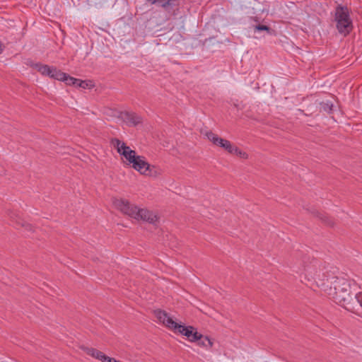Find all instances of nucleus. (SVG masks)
I'll return each mask as SVG.
<instances>
[{
	"mask_svg": "<svg viewBox=\"0 0 362 362\" xmlns=\"http://www.w3.org/2000/svg\"><path fill=\"white\" fill-rule=\"evenodd\" d=\"M350 284L344 278L335 277L330 287V293L334 300L350 312L356 311L355 301L350 293Z\"/></svg>",
	"mask_w": 362,
	"mask_h": 362,
	"instance_id": "f257e3e1",
	"label": "nucleus"
},
{
	"mask_svg": "<svg viewBox=\"0 0 362 362\" xmlns=\"http://www.w3.org/2000/svg\"><path fill=\"white\" fill-rule=\"evenodd\" d=\"M113 203L117 209L131 218L143 220L152 224H155L158 220L157 214L153 211L146 209H139L127 199H116Z\"/></svg>",
	"mask_w": 362,
	"mask_h": 362,
	"instance_id": "f03ea898",
	"label": "nucleus"
},
{
	"mask_svg": "<svg viewBox=\"0 0 362 362\" xmlns=\"http://www.w3.org/2000/svg\"><path fill=\"white\" fill-rule=\"evenodd\" d=\"M112 144L117 148V152L128 161V165H132V167L134 170L144 175L149 163L146 160L144 156H137L135 151L132 150L118 139H112Z\"/></svg>",
	"mask_w": 362,
	"mask_h": 362,
	"instance_id": "7ed1b4c3",
	"label": "nucleus"
},
{
	"mask_svg": "<svg viewBox=\"0 0 362 362\" xmlns=\"http://www.w3.org/2000/svg\"><path fill=\"white\" fill-rule=\"evenodd\" d=\"M334 21L338 32L344 36L348 35L353 30V22L350 11L346 6L339 4L334 11Z\"/></svg>",
	"mask_w": 362,
	"mask_h": 362,
	"instance_id": "20e7f679",
	"label": "nucleus"
},
{
	"mask_svg": "<svg viewBox=\"0 0 362 362\" xmlns=\"http://www.w3.org/2000/svg\"><path fill=\"white\" fill-rule=\"evenodd\" d=\"M173 330L186 336L191 341H197L202 338V334L199 333L192 326H185L177 323Z\"/></svg>",
	"mask_w": 362,
	"mask_h": 362,
	"instance_id": "39448f33",
	"label": "nucleus"
},
{
	"mask_svg": "<svg viewBox=\"0 0 362 362\" xmlns=\"http://www.w3.org/2000/svg\"><path fill=\"white\" fill-rule=\"evenodd\" d=\"M205 136L214 145L224 148L230 153H233V148L235 146H233L229 141L218 137L217 134L211 131L206 132L205 133Z\"/></svg>",
	"mask_w": 362,
	"mask_h": 362,
	"instance_id": "423d86ee",
	"label": "nucleus"
},
{
	"mask_svg": "<svg viewBox=\"0 0 362 362\" xmlns=\"http://www.w3.org/2000/svg\"><path fill=\"white\" fill-rule=\"evenodd\" d=\"M119 117L130 127L137 126L142 122V117L133 112H121Z\"/></svg>",
	"mask_w": 362,
	"mask_h": 362,
	"instance_id": "0eeeda50",
	"label": "nucleus"
},
{
	"mask_svg": "<svg viewBox=\"0 0 362 362\" xmlns=\"http://www.w3.org/2000/svg\"><path fill=\"white\" fill-rule=\"evenodd\" d=\"M154 315L158 320L167 327L173 330L174 327H176L177 322H175L165 311L156 310L154 311Z\"/></svg>",
	"mask_w": 362,
	"mask_h": 362,
	"instance_id": "6e6552de",
	"label": "nucleus"
},
{
	"mask_svg": "<svg viewBox=\"0 0 362 362\" xmlns=\"http://www.w3.org/2000/svg\"><path fill=\"white\" fill-rule=\"evenodd\" d=\"M156 5L160 6L165 11L170 12L175 6H179V0H160V2Z\"/></svg>",
	"mask_w": 362,
	"mask_h": 362,
	"instance_id": "1a4fd4ad",
	"label": "nucleus"
},
{
	"mask_svg": "<svg viewBox=\"0 0 362 362\" xmlns=\"http://www.w3.org/2000/svg\"><path fill=\"white\" fill-rule=\"evenodd\" d=\"M86 353L87 354L91 356L92 357L96 359L100 360L102 362H105L107 358V356H106L102 351L94 348H88L86 349Z\"/></svg>",
	"mask_w": 362,
	"mask_h": 362,
	"instance_id": "9d476101",
	"label": "nucleus"
},
{
	"mask_svg": "<svg viewBox=\"0 0 362 362\" xmlns=\"http://www.w3.org/2000/svg\"><path fill=\"white\" fill-rule=\"evenodd\" d=\"M353 299L355 301L354 305L357 309L356 311L353 313L362 317V293L360 292L358 293L355 294L354 298Z\"/></svg>",
	"mask_w": 362,
	"mask_h": 362,
	"instance_id": "9b49d317",
	"label": "nucleus"
},
{
	"mask_svg": "<svg viewBox=\"0 0 362 362\" xmlns=\"http://www.w3.org/2000/svg\"><path fill=\"white\" fill-rule=\"evenodd\" d=\"M161 173L162 170L160 168L156 167V165L148 164V167L147 168V170L145 172L144 175L156 177L158 175H161Z\"/></svg>",
	"mask_w": 362,
	"mask_h": 362,
	"instance_id": "f8f14e48",
	"label": "nucleus"
},
{
	"mask_svg": "<svg viewBox=\"0 0 362 362\" xmlns=\"http://www.w3.org/2000/svg\"><path fill=\"white\" fill-rule=\"evenodd\" d=\"M35 66L37 69V71L40 72L42 75L47 76L49 77L52 73V70L53 68V66L41 64H37Z\"/></svg>",
	"mask_w": 362,
	"mask_h": 362,
	"instance_id": "ddd939ff",
	"label": "nucleus"
},
{
	"mask_svg": "<svg viewBox=\"0 0 362 362\" xmlns=\"http://www.w3.org/2000/svg\"><path fill=\"white\" fill-rule=\"evenodd\" d=\"M65 76V73L57 69L56 67L52 68V73L49 76L50 78L62 81L63 77Z\"/></svg>",
	"mask_w": 362,
	"mask_h": 362,
	"instance_id": "4468645a",
	"label": "nucleus"
},
{
	"mask_svg": "<svg viewBox=\"0 0 362 362\" xmlns=\"http://www.w3.org/2000/svg\"><path fill=\"white\" fill-rule=\"evenodd\" d=\"M78 79V78H74L65 73V76L63 77L62 81L65 82L66 85L76 86Z\"/></svg>",
	"mask_w": 362,
	"mask_h": 362,
	"instance_id": "2eb2a0df",
	"label": "nucleus"
},
{
	"mask_svg": "<svg viewBox=\"0 0 362 362\" xmlns=\"http://www.w3.org/2000/svg\"><path fill=\"white\" fill-rule=\"evenodd\" d=\"M253 28L255 33L267 31L269 34H272V33L273 32V30L269 26L265 25H261L259 23L253 25Z\"/></svg>",
	"mask_w": 362,
	"mask_h": 362,
	"instance_id": "dca6fc26",
	"label": "nucleus"
},
{
	"mask_svg": "<svg viewBox=\"0 0 362 362\" xmlns=\"http://www.w3.org/2000/svg\"><path fill=\"white\" fill-rule=\"evenodd\" d=\"M93 86V84L92 83L91 81H83L81 79H78L76 87H80L85 89L86 88H91Z\"/></svg>",
	"mask_w": 362,
	"mask_h": 362,
	"instance_id": "f3484780",
	"label": "nucleus"
},
{
	"mask_svg": "<svg viewBox=\"0 0 362 362\" xmlns=\"http://www.w3.org/2000/svg\"><path fill=\"white\" fill-rule=\"evenodd\" d=\"M199 344L202 345L204 347H211L213 345V342L208 337H203L201 339L198 340Z\"/></svg>",
	"mask_w": 362,
	"mask_h": 362,
	"instance_id": "a211bd4d",
	"label": "nucleus"
},
{
	"mask_svg": "<svg viewBox=\"0 0 362 362\" xmlns=\"http://www.w3.org/2000/svg\"><path fill=\"white\" fill-rule=\"evenodd\" d=\"M233 153L239 156L242 158H247V153L244 151H242L240 148H238L236 146L234 147Z\"/></svg>",
	"mask_w": 362,
	"mask_h": 362,
	"instance_id": "6ab92c4d",
	"label": "nucleus"
},
{
	"mask_svg": "<svg viewBox=\"0 0 362 362\" xmlns=\"http://www.w3.org/2000/svg\"><path fill=\"white\" fill-rule=\"evenodd\" d=\"M322 107L323 110L327 112H330L332 110L333 105L331 103H322Z\"/></svg>",
	"mask_w": 362,
	"mask_h": 362,
	"instance_id": "aec40b11",
	"label": "nucleus"
},
{
	"mask_svg": "<svg viewBox=\"0 0 362 362\" xmlns=\"http://www.w3.org/2000/svg\"><path fill=\"white\" fill-rule=\"evenodd\" d=\"M325 223H327V224L329 225H332V222L329 220H328V218L327 217H325V218H321Z\"/></svg>",
	"mask_w": 362,
	"mask_h": 362,
	"instance_id": "412c9836",
	"label": "nucleus"
},
{
	"mask_svg": "<svg viewBox=\"0 0 362 362\" xmlns=\"http://www.w3.org/2000/svg\"><path fill=\"white\" fill-rule=\"evenodd\" d=\"M105 362H117V360H116L114 358H110V357L107 356V358Z\"/></svg>",
	"mask_w": 362,
	"mask_h": 362,
	"instance_id": "4be33fe9",
	"label": "nucleus"
},
{
	"mask_svg": "<svg viewBox=\"0 0 362 362\" xmlns=\"http://www.w3.org/2000/svg\"><path fill=\"white\" fill-rule=\"evenodd\" d=\"M148 2L151 3V4H156L159 2H160V0H147Z\"/></svg>",
	"mask_w": 362,
	"mask_h": 362,
	"instance_id": "5701e85b",
	"label": "nucleus"
},
{
	"mask_svg": "<svg viewBox=\"0 0 362 362\" xmlns=\"http://www.w3.org/2000/svg\"><path fill=\"white\" fill-rule=\"evenodd\" d=\"M5 173H6L5 169L2 166L0 165V175H3L5 174Z\"/></svg>",
	"mask_w": 362,
	"mask_h": 362,
	"instance_id": "b1692460",
	"label": "nucleus"
},
{
	"mask_svg": "<svg viewBox=\"0 0 362 362\" xmlns=\"http://www.w3.org/2000/svg\"><path fill=\"white\" fill-rule=\"evenodd\" d=\"M3 45L1 43V42L0 41V54H1V52H3Z\"/></svg>",
	"mask_w": 362,
	"mask_h": 362,
	"instance_id": "393cba45",
	"label": "nucleus"
},
{
	"mask_svg": "<svg viewBox=\"0 0 362 362\" xmlns=\"http://www.w3.org/2000/svg\"><path fill=\"white\" fill-rule=\"evenodd\" d=\"M252 20H253L255 22H256V23H259V18H258L257 17H254V18H252Z\"/></svg>",
	"mask_w": 362,
	"mask_h": 362,
	"instance_id": "a878e982",
	"label": "nucleus"
}]
</instances>
